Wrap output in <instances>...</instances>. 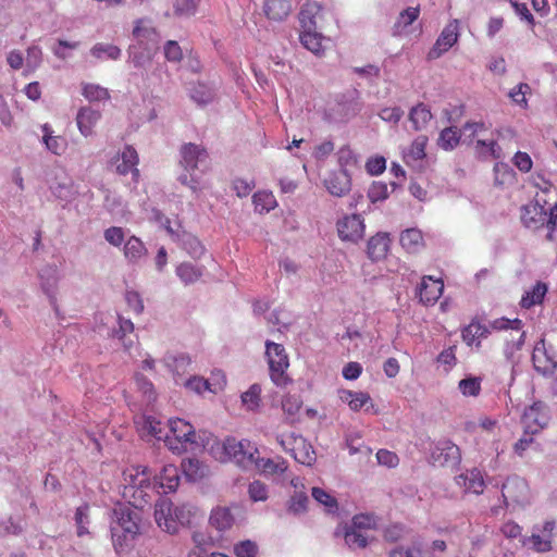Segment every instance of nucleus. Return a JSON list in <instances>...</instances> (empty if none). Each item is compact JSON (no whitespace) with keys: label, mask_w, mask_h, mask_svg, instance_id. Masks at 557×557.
I'll use <instances>...</instances> for the list:
<instances>
[{"label":"nucleus","mask_w":557,"mask_h":557,"mask_svg":"<svg viewBox=\"0 0 557 557\" xmlns=\"http://www.w3.org/2000/svg\"><path fill=\"white\" fill-rule=\"evenodd\" d=\"M432 119V113L426 104L418 103L412 107L409 112V121L416 131H420L426 127L428 123Z\"/></svg>","instance_id":"44"},{"label":"nucleus","mask_w":557,"mask_h":557,"mask_svg":"<svg viewBox=\"0 0 557 557\" xmlns=\"http://www.w3.org/2000/svg\"><path fill=\"white\" fill-rule=\"evenodd\" d=\"M261 387L252 384L245 393L242 394V403L248 410H255L260 405Z\"/></svg>","instance_id":"58"},{"label":"nucleus","mask_w":557,"mask_h":557,"mask_svg":"<svg viewBox=\"0 0 557 557\" xmlns=\"http://www.w3.org/2000/svg\"><path fill=\"white\" fill-rule=\"evenodd\" d=\"M502 496L506 506H524L529 503V486L524 479L510 475L502 486Z\"/></svg>","instance_id":"11"},{"label":"nucleus","mask_w":557,"mask_h":557,"mask_svg":"<svg viewBox=\"0 0 557 557\" xmlns=\"http://www.w3.org/2000/svg\"><path fill=\"white\" fill-rule=\"evenodd\" d=\"M42 141L46 148L53 154L60 156L65 151L66 141L61 136H54L53 131L49 124H44L42 127Z\"/></svg>","instance_id":"42"},{"label":"nucleus","mask_w":557,"mask_h":557,"mask_svg":"<svg viewBox=\"0 0 557 557\" xmlns=\"http://www.w3.org/2000/svg\"><path fill=\"white\" fill-rule=\"evenodd\" d=\"M83 96L89 101H101L109 98V91L100 85L85 84L83 86Z\"/></svg>","instance_id":"59"},{"label":"nucleus","mask_w":557,"mask_h":557,"mask_svg":"<svg viewBox=\"0 0 557 557\" xmlns=\"http://www.w3.org/2000/svg\"><path fill=\"white\" fill-rule=\"evenodd\" d=\"M400 245L408 252H417L423 247V236L418 228H408L400 234Z\"/></svg>","instance_id":"43"},{"label":"nucleus","mask_w":557,"mask_h":557,"mask_svg":"<svg viewBox=\"0 0 557 557\" xmlns=\"http://www.w3.org/2000/svg\"><path fill=\"white\" fill-rule=\"evenodd\" d=\"M255 210L259 213H268L276 206L275 197L271 191H257L252 196Z\"/></svg>","instance_id":"48"},{"label":"nucleus","mask_w":557,"mask_h":557,"mask_svg":"<svg viewBox=\"0 0 557 557\" xmlns=\"http://www.w3.org/2000/svg\"><path fill=\"white\" fill-rule=\"evenodd\" d=\"M263 11L268 18L281 22L289 15L292 2L290 0H264Z\"/></svg>","instance_id":"31"},{"label":"nucleus","mask_w":557,"mask_h":557,"mask_svg":"<svg viewBox=\"0 0 557 557\" xmlns=\"http://www.w3.org/2000/svg\"><path fill=\"white\" fill-rule=\"evenodd\" d=\"M443 289L444 284L442 280L424 276L418 287L419 299L426 306L434 305L443 294Z\"/></svg>","instance_id":"23"},{"label":"nucleus","mask_w":557,"mask_h":557,"mask_svg":"<svg viewBox=\"0 0 557 557\" xmlns=\"http://www.w3.org/2000/svg\"><path fill=\"white\" fill-rule=\"evenodd\" d=\"M324 37L321 33H318L317 29H301L300 33V42L301 45L315 55H321L324 51L322 41Z\"/></svg>","instance_id":"40"},{"label":"nucleus","mask_w":557,"mask_h":557,"mask_svg":"<svg viewBox=\"0 0 557 557\" xmlns=\"http://www.w3.org/2000/svg\"><path fill=\"white\" fill-rule=\"evenodd\" d=\"M337 114L333 117L335 122H346L358 113V104L356 102H337L332 109Z\"/></svg>","instance_id":"53"},{"label":"nucleus","mask_w":557,"mask_h":557,"mask_svg":"<svg viewBox=\"0 0 557 557\" xmlns=\"http://www.w3.org/2000/svg\"><path fill=\"white\" fill-rule=\"evenodd\" d=\"M556 529V522L554 520H547L542 524H535L533 527L532 534L530 536L521 537L523 546L531 548L537 553H546L552 550V540L554 537V531Z\"/></svg>","instance_id":"8"},{"label":"nucleus","mask_w":557,"mask_h":557,"mask_svg":"<svg viewBox=\"0 0 557 557\" xmlns=\"http://www.w3.org/2000/svg\"><path fill=\"white\" fill-rule=\"evenodd\" d=\"M322 8L319 3L308 1L299 12V23L301 29H317L318 18L321 16Z\"/></svg>","instance_id":"28"},{"label":"nucleus","mask_w":557,"mask_h":557,"mask_svg":"<svg viewBox=\"0 0 557 557\" xmlns=\"http://www.w3.org/2000/svg\"><path fill=\"white\" fill-rule=\"evenodd\" d=\"M74 519L77 528V535L84 536L88 534L89 506L87 504L77 507Z\"/></svg>","instance_id":"57"},{"label":"nucleus","mask_w":557,"mask_h":557,"mask_svg":"<svg viewBox=\"0 0 557 557\" xmlns=\"http://www.w3.org/2000/svg\"><path fill=\"white\" fill-rule=\"evenodd\" d=\"M103 205H104V208L112 215L124 216L126 213V202L124 201V199L121 196H119L114 193L109 191L106 195Z\"/></svg>","instance_id":"51"},{"label":"nucleus","mask_w":557,"mask_h":557,"mask_svg":"<svg viewBox=\"0 0 557 557\" xmlns=\"http://www.w3.org/2000/svg\"><path fill=\"white\" fill-rule=\"evenodd\" d=\"M180 385H182L185 388H187L188 391L195 392L197 394H201L202 392H205L207 389H211L209 382L207 380H205L203 377L197 376V375L189 376L188 379H184Z\"/></svg>","instance_id":"64"},{"label":"nucleus","mask_w":557,"mask_h":557,"mask_svg":"<svg viewBox=\"0 0 557 557\" xmlns=\"http://www.w3.org/2000/svg\"><path fill=\"white\" fill-rule=\"evenodd\" d=\"M431 461L435 466H456L460 462V449L449 440H441L431 448Z\"/></svg>","instance_id":"13"},{"label":"nucleus","mask_w":557,"mask_h":557,"mask_svg":"<svg viewBox=\"0 0 557 557\" xmlns=\"http://www.w3.org/2000/svg\"><path fill=\"white\" fill-rule=\"evenodd\" d=\"M492 330L495 331H507L510 330L516 332L518 336L516 337L512 333L510 337L506 338V347L504 354L508 360H513L515 352L520 350L524 344L525 333L522 331V321L520 319H507L499 318L495 319L490 323Z\"/></svg>","instance_id":"7"},{"label":"nucleus","mask_w":557,"mask_h":557,"mask_svg":"<svg viewBox=\"0 0 557 557\" xmlns=\"http://www.w3.org/2000/svg\"><path fill=\"white\" fill-rule=\"evenodd\" d=\"M117 329H113L112 336L120 339L123 344V347L126 351H129L134 346L135 341L131 337L134 332V323L129 319H124L123 317H117Z\"/></svg>","instance_id":"34"},{"label":"nucleus","mask_w":557,"mask_h":557,"mask_svg":"<svg viewBox=\"0 0 557 557\" xmlns=\"http://www.w3.org/2000/svg\"><path fill=\"white\" fill-rule=\"evenodd\" d=\"M147 467L132 466L122 473L123 497L136 508H143L154 498V486Z\"/></svg>","instance_id":"1"},{"label":"nucleus","mask_w":557,"mask_h":557,"mask_svg":"<svg viewBox=\"0 0 557 557\" xmlns=\"http://www.w3.org/2000/svg\"><path fill=\"white\" fill-rule=\"evenodd\" d=\"M135 384L138 392L141 393L144 401L150 405L157 400V392L150 380L140 373L135 374Z\"/></svg>","instance_id":"47"},{"label":"nucleus","mask_w":557,"mask_h":557,"mask_svg":"<svg viewBox=\"0 0 557 557\" xmlns=\"http://www.w3.org/2000/svg\"><path fill=\"white\" fill-rule=\"evenodd\" d=\"M547 293V285L536 282L530 289H527L521 297L520 305L522 308L530 309L542 304Z\"/></svg>","instance_id":"37"},{"label":"nucleus","mask_w":557,"mask_h":557,"mask_svg":"<svg viewBox=\"0 0 557 557\" xmlns=\"http://www.w3.org/2000/svg\"><path fill=\"white\" fill-rule=\"evenodd\" d=\"M458 38L459 22L458 20H453L443 28L434 46L430 49L428 53V59H438L443 53L447 52L458 41Z\"/></svg>","instance_id":"15"},{"label":"nucleus","mask_w":557,"mask_h":557,"mask_svg":"<svg viewBox=\"0 0 557 557\" xmlns=\"http://www.w3.org/2000/svg\"><path fill=\"white\" fill-rule=\"evenodd\" d=\"M338 237L344 242L357 243L364 235V221L359 214L345 215L337 221Z\"/></svg>","instance_id":"16"},{"label":"nucleus","mask_w":557,"mask_h":557,"mask_svg":"<svg viewBox=\"0 0 557 557\" xmlns=\"http://www.w3.org/2000/svg\"><path fill=\"white\" fill-rule=\"evenodd\" d=\"M532 361L534 369L544 375H553L557 370V357L553 349L546 347L543 338L533 348Z\"/></svg>","instance_id":"14"},{"label":"nucleus","mask_w":557,"mask_h":557,"mask_svg":"<svg viewBox=\"0 0 557 557\" xmlns=\"http://www.w3.org/2000/svg\"><path fill=\"white\" fill-rule=\"evenodd\" d=\"M550 420L548 407L542 401H534L524 409L521 423L524 433L535 435L545 429Z\"/></svg>","instance_id":"9"},{"label":"nucleus","mask_w":557,"mask_h":557,"mask_svg":"<svg viewBox=\"0 0 557 557\" xmlns=\"http://www.w3.org/2000/svg\"><path fill=\"white\" fill-rule=\"evenodd\" d=\"M110 531L116 550L128 546L139 532L137 517L129 508L120 507L113 510Z\"/></svg>","instance_id":"3"},{"label":"nucleus","mask_w":557,"mask_h":557,"mask_svg":"<svg viewBox=\"0 0 557 557\" xmlns=\"http://www.w3.org/2000/svg\"><path fill=\"white\" fill-rule=\"evenodd\" d=\"M294 447H287V441L283 436H277V442L284 450L290 451L296 461L301 465L311 466L315 461V453L310 444H308L301 436H293Z\"/></svg>","instance_id":"21"},{"label":"nucleus","mask_w":557,"mask_h":557,"mask_svg":"<svg viewBox=\"0 0 557 557\" xmlns=\"http://www.w3.org/2000/svg\"><path fill=\"white\" fill-rule=\"evenodd\" d=\"M133 37L136 44L150 45L156 41L157 34L150 21L140 18L136 21Z\"/></svg>","instance_id":"38"},{"label":"nucleus","mask_w":557,"mask_h":557,"mask_svg":"<svg viewBox=\"0 0 557 557\" xmlns=\"http://www.w3.org/2000/svg\"><path fill=\"white\" fill-rule=\"evenodd\" d=\"M337 163L339 169L350 173V171L358 166V157L349 146H343L338 149Z\"/></svg>","instance_id":"46"},{"label":"nucleus","mask_w":557,"mask_h":557,"mask_svg":"<svg viewBox=\"0 0 557 557\" xmlns=\"http://www.w3.org/2000/svg\"><path fill=\"white\" fill-rule=\"evenodd\" d=\"M175 521L180 525H187L190 523L191 518L196 513V507L189 504H183L180 506H173Z\"/></svg>","instance_id":"62"},{"label":"nucleus","mask_w":557,"mask_h":557,"mask_svg":"<svg viewBox=\"0 0 557 557\" xmlns=\"http://www.w3.org/2000/svg\"><path fill=\"white\" fill-rule=\"evenodd\" d=\"M147 253L148 249L139 237L135 235L127 237L123 245V255L128 263L139 264Z\"/></svg>","instance_id":"25"},{"label":"nucleus","mask_w":557,"mask_h":557,"mask_svg":"<svg viewBox=\"0 0 557 557\" xmlns=\"http://www.w3.org/2000/svg\"><path fill=\"white\" fill-rule=\"evenodd\" d=\"M265 355L269 362L271 379L275 385L282 386L287 382L285 371L289 366L288 356L283 345L267 341Z\"/></svg>","instance_id":"6"},{"label":"nucleus","mask_w":557,"mask_h":557,"mask_svg":"<svg viewBox=\"0 0 557 557\" xmlns=\"http://www.w3.org/2000/svg\"><path fill=\"white\" fill-rule=\"evenodd\" d=\"M428 138L425 136H418L404 151V160L407 165L414 166L417 162H421L425 158V147Z\"/></svg>","instance_id":"36"},{"label":"nucleus","mask_w":557,"mask_h":557,"mask_svg":"<svg viewBox=\"0 0 557 557\" xmlns=\"http://www.w3.org/2000/svg\"><path fill=\"white\" fill-rule=\"evenodd\" d=\"M225 456L242 468H250L256 465L258 449L249 441H237L236 438H226L223 443Z\"/></svg>","instance_id":"5"},{"label":"nucleus","mask_w":557,"mask_h":557,"mask_svg":"<svg viewBox=\"0 0 557 557\" xmlns=\"http://www.w3.org/2000/svg\"><path fill=\"white\" fill-rule=\"evenodd\" d=\"M164 366L172 372L175 384L180 385L191 364V359L185 354H168L163 358Z\"/></svg>","instance_id":"24"},{"label":"nucleus","mask_w":557,"mask_h":557,"mask_svg":"<svg viewBox=\"0 0 557 557\" xmlns=\"http://www.w3.org/2000/svg\"><path fill=\"white\" fill-rule=\"evenodd\" d=\"M531 91V87L527 83H520L515 86L509 92L508 97L510 100L522 109L528 108L527 94Z\"/></svg>","instance_id":"55"},{"label":"nucleus","mask_w":557,"mask_h":557,"mask_svg":"<svg viewBox=\"0 0 557 557\" xmlns=\"http://www.w3.org/2000/svg\"><path fill=\"white\" fill-rule=\"evenodd\" d=\"M263 474L269 476H281L287 471L288 465L282 457L260 458L258 457L255 465Z\"/></svg>","instance_id":"30"},{"label":"nucleus","mask_w":557,"mask_h":557,"mask_svg":"<svg viewBox=\"0 0 557 557\" xmlns=\"http://www.w3.org/2000/svg\"><path fill=\"white\" fill-rule=\"evenodd\" d=\"M339 399L346 403L354 411L360 410L362 407L371 403V397L368 393L352 392L349 389H342L338 393Z\"/></svg>","instance_id":"41"},{"label":"nucleus","mask_w":557,"mask_h":557,"mask_svg":"<svg viewBox=\"0 0 557 557\" xmlns=\"http://www.w3.org/2000/svg\"><path fill=\"white\" fill-rule=\"evenodd\" d=\"M41 292L49 299L50 305L57 309L59 284L62 280L61 269L55 263L42 265L37 273Z\"/></svg>","instance_id":"10"},{"label":"nucleus","mask_w":557,"mask_h":557,"mask_svg":"<svg viewBox=\"0 0 557 557\" xmlns=\"http://www.w3.org/2000/svg\"><path fill=\"white\" fill-rule=\"evenodd\" d=\"M138 162L137 151L132 146H125L115 158V171L123 176L131 174L132 182L137 184L139 181Z\"/></svg>","instance_id":"17"},{"label":"nucleus","mask_w":557,"mask_h":557,"mask_svg":"<svg viewBox=\"0 0 557 557\" xmlns=\"http://www.w3.org/2000/svg\"><path fill=\"white\" fill-rule=\"evenodd\" d=\"M209 523L218 531H225L233 525L234 516L230 508L218 506L211 510Z\"/></svg>","instance_id":"33"},{"label":"nucleus","mask_w":557,"mask_h":557,"mask_svg":"<svg viewBox=\"0 0 557 557\" xmlns=\"http://www.w3.org/2000/svg\"><path fill=\"white\" fill-rule=\"evenodd\" d=\"M348 525L366 534L368 530H372L375 528L376 519L372 515L360 513L356 515Z\"/></svg>","instance_id":"60"},{"label":"nucleus","mask_w":557,"mask_h":557,"mask_svg":"<svg viewBox=\"0 0 557 557\" xmlns=\"http://www.w3.org/2000/svg\"><path fill=\"white\" fill-rule=\"evenodd\" d=\"M389 236L387 233H377L368 242L367 253L373 261L382 260L389 250Z\"/></svg>","instance_id":"26"},{"label":"nucleus","mask_w":557,"mask_h":557,"mask_svg":"<svg viewBox=\"0 0 557 557\" xmlns=\"http://www.w3.org/2000/svg\"><path fill=\"white\" fill-rule=\"evenodd\" d=\"M176 240L180 246L195 259L200 258L205 252V247L200 240L193 234L183 231L176 235Z\"/></svg>","instance_id":"35"},{"label":"nucleus","mask_w":557,"mask_h":557,"mask_svg":"<svg viewBox=\"0 0 557 557\" xmlns=\"http://www.w3.org/2000/svg\"><path fill=\"white\" fill-rule=\"evenodd\" d=\"M153 49L151 45H131L128 48V62L137 69L145 67L152 59Z\"/></svg>","instance_id":"32"},{"label":"nucleus","mask_w":557,"mask_h":557,"mask_svg":"<svg viewBox=\"0 0 557 557\" xmlns=\"http://www.w3.org/2000/svg\"><path fill=\"white\" fill-rule=\"evenodd\" d=\"M165 445L175 454L194 449L196 433L194 426L180 418L169 420V432L164 434Z\"/></svg>","instance_id":"4"},{"label":"nucleus","mask_w":557,"mask_h":557,"mask_svg":"<svg viewBox=\"0 0 557 557\" xmlns=\"http://www.w3.org/2000/svg\"><path fill=\"white\" fill-rule=\"evenodd\" d=\"M457 486L463 488L465 493L481 495L485 488L483 471L479 468L467 469L465 472L455 476Z\"/></svg>","instance_id":"20"},{"label":"nucleus","mask_w":557,"mask_h":557,"mask_svg":"<svg viewBox=\"0 0 557 557\" xmlns=\"http://www.w3.org/2000/svg\"><path fill=\"white\" fill-rule=\"evenodd\" d=\"M334 535L343 536L346 545L351 549L364 548L369 543L368 536L364 533L357 531L348 524L338 527Z\"/></svg>","instance_id":"29"},{"label":"nucleus","mask_w":557,"mask_h":557,"mask_svg":"<svg viewBox=\"0 0 557 557\" xmlns=\"http://www.w3.org/2000/svg\"><path fill=\"white\" fill-rule=\"evenodd\" d=\"M201 0H176L174 12L180 17H189L195 15Z\"/></svg>","instance_id":"61"},{"label":"nucleus","mask_w":557,"mask_h":557,"mask_svg":"<svg viewBox=\"0 0 557 557\" xmlns=\"http://www.w3.org/2000/svg\"><path fill=\"white\" fill-rule=\"evenodd\" d=\"M203 267H199L191 262H182L176 267V275L184 285L196 283L203 274Z\"/></svg>","instance_id":"39"},{"label":"nucleus","mask_w":557,"mask_h":557,"mask_svg":"<svg viewBox=\"0 0 557 557\" xmlns=\"http://www.w3.org/2000/svg\"><path fill=\"white\" fill-rule=\"evenodd\" d=\"M397 548L401 549L403 557H435L433 556V552L424 547L420 540L412 541L411 545L408 547L397 546Z\"/></svg>","instance_id":"56"},{"label":"nucleus","mask_w":557,"mask_h":557,"mask_svg":"<svg viewBox=\"0 0 557 557\" xmlns=\"http://www.w3.org/2000/svg\"><path fill=\"white\" fill-rule=\"evenodd\" d=\"M462 128L460 132L456 127L444 128L438 138V145L445 150H453L462 139Z\"/></svg>","instance_id":"49"},{"label":"nucleus","mask_w":557,"mask_h":557,"mask_svg":"<svg viewBox=\"0 0 557 557\" xmlns=\"http://www.w3.org/2000/svg\"><path fill=\"white\" fill-rule=\"evenodd\" d=\"M154 520L158 527L166 533L174 534L178 531L173 504L169 499L159 497L154 506Z\"/></svg>","instance_id":"19"},{"label":"nucleus","mask_w":557,"mask_h":557,"mask_svg":"<svg viewBox=\"0 0 557 557\" xmlns=\"http://www.w3.org/2000/svg\"><path fill=\"white\" fill-rule=\"evenodd\" d=\"M327 191L335 197H343L351 189V174L345 170L332 171L324 180Z\"/></svg>","instance_id":"22"},{"label":"nucleus","mask_w":557,"mask_h":557,"mask_svg":"<svg viewBox=\"0 0 557 557\" xmlns=\"http://www.w3.org/2000/svg\"><path fill=\"white\" fill-rule=\"evenodd\" d=\"M190 98L198 104H207L214 98V89L203 83H198L190 89Z\"/></svg>","instance_id":"50"},{"label":"nucleus","mask_w":557,"mask_h":557,"mask_svg":"<svg viewBox=\"0 0 557 557\" xmlns=\"http://www.w3.org/2000/svg\"><path fill=\"white\" fill-rule=\"evenodd\" d=\"M312 497L315 502L323 505L327 512H336L338 509L337 500L334 496L320 487L312 488Z\"/></svg>","instance_id":"54"},{"label":"nucleus","mask_w":557,"mask_h":557,"mask_svg":"<svg viewBox=\"0 0 557 557\" xmlns=\"http://www.w3.org/2000/svg\"><path fill=\"white\" fill-rule=\"evenodd\" d=\"M180 484V471L173 465H165L158 475H154L152 486L154 496L174 492Z\"/></svg>","instance_id":"18"},{"label":"nucleus","mask_w":557,"mask_h":557,"mask_svg":"<svg viewBox=\"0 0 557 557\" xmlns=\"http://www.w3.org/2000/svg\"><path fill=\"white\" fill-rule=\"evenodd\" d=\"M248 495L252 502H265L269 498V488L265 483L255 480L248 485Z\"/></svg>","instance_id":"63"},{"label":"nucleus","mask_w":557,"mask_h":557,"mask_svg":"<svg viewBox=\"0 0 557 557\" xmlns=\"http://www.w3.org/2000/svg\"><path fill=\"white\" fill-rule=\"evenodd\" d=\"M180 154V164L183 168V173L178 175L177 181L182 185L187 186L193 194L198 195L200 187L195 171L198 169L199 163L207 159L208 153L203 147L188 143L181 147Z\"/></svg>","instance_id":"2"},{"label":"nucleus","mask_w":557,"mask_h":557,"mask_svg":"<svg viewBox=\"0 0 557 557\" xmlns=\"http://www.w3.org/2000/svg\"><path fill=\"white\" fill-rule=\"evenodd\" d=\"M129 232L120 226H110L104 230V240L113 247H121L127 239Z\"/></svg>","instance_id":"52"},{"label":"nucleus","mask_w":557,"mask_h":557,"mask_svg":"<svg viewBox=\"0 0 557 557\" xmlns=\"http://www.w3.org/2000/svg\"><path fill=\"white\" fill-rule=\"evenodd\" d=\"M100 112L90 107L82 108L76 115V122L79 133L84 137L90 136L92 134V128L100 120Z\"/></svg>","instance_id":"27"},{"label":"nucleus","mask_w":557,"mask_h":557,"mask_svg":"<svg viewBox=\"0 0 557 557\" xmlns=\"http://www.w3.org/2000/svg\"><path fill=\"white\" fill-rule=\"evenodd\" d=\"M90 53L98 60H117L121 49L112 44L98 42L90 49Z\"/></svg>","instance_id":"45"},{"label":"nucleus","mask_w":557,"mask_h":557,"mask_svg":"<svg viewBox=\"0 0 557 557\" xmlns=\"http://www.w3.org/2000/svg\"><path fill=\"white\" fill-rule=\"evenodd\" d=\"M49 189L57 199L65 203L72 202L78 194L72 177L61 169L57 170L53 178L49 181Z\"/></svg>","instance_id":"12"}]
</instances>
